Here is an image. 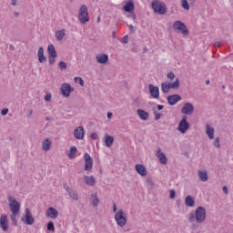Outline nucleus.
<instances>
[{
  "label": "nucleus",
  "instance_id": "1",
  "mask_svg": "<svg viewBox=\"0 0 233 233\" xmlns=\"http://www.w3.org/2000/svg\"><path fill=\"white\" fill-rule=\"evenodd\" d=\"M207 219V209H205L204 207H198L197 208L195 214L190 213L188 221L189 223H194L197 221V223L201 224L205 223V220Z\"/></svg>",
  "mask_w": 233,
  "mask_h": 233
},
{
  "label": "nucleus",
  "instance_id": "2",
  "mask_svg": "<svg viewBox=\"0 0 233 233\" xmlns=\"http://www.w3.org/2000/svg\"><path fill=\"white\" fill-rule=\"evenodd\" d=\"M151 8L158 15H165L167 14V5L159 0H153L151 2Z\"/></svg>",
  "mask_w": 233,
  "mask_h": 233
},
{
  "label": "nucleus",
  "instance_id": "3",
  "mask_svg": "<svg viewBox=\"0 0 233 233\" xmlns=\"http://www.w3.org/2000/svg\"><path fill=\"white\" fill-rule=\"evenodd\" d=\"M78 21H80L82 25H86L88 21H90V16L88 15V7L85 5H82L80 6L78 12Z\"/></svg>",
  "mask_w": 233,
  "mask_h": 233
},
{
  "label": "nucleus",
  "instance_id": "4",
  "mask_svg": "<svg viewBox=\"0 0 233 233\" xmlns=\"http://www.w3.org/2000/svg\"><path fill=\"white\" fill-rule=\"evenodd\" d=\"M180 86V82L179 78H176L175 82L173 83H168V82H164L161 84V90L163 94H168L170 92V89L172 88L173 90H177Z\"/></svg>",
  "mask_w": 233,
  "mask_h": 233
},
{
  "label": "nucleus",
  "instance_id": "5",
  "mask_svg": "<svg viewBox=\"0 0 233 233\" xmlns=\"http://www.w3.org/2000/svg\"><path fill=\"white\" fill-rule=\"evenodd\" d=\"M7 199L9 202L11 214H19V212H21V204L17 202V200H15L12 196H9Z\"/></svg>",
  "mask_w": 233,
  "mask_h": 233
},
{
  "label": "nucleus",
  "instance_id": "6",
  "mask_svg": "<svg viewBox=\"0 0 233 233\" xmlns=\"http://www.w3.org/2000/svg\"><path fill=\"white\" fill-rule=\"evenodd\" d=\"M173 28H174L175 32H180L184 35H188V34H189L188 28L187 27L185 23H183L179 20H177L174 22Z\"/></svg>",
  "mask_w": 233,
  "mask_h": 233
},
{
  "label": "nucleus",
  "instance_id": "7",
  "mask_svg": "<svg viewBox=\"0 0 233 233\" xmlns=\"http://www.w3.org/2000/svg\"><path fill=\"white\" fill-rule=\"evenodd\" d=\"M188 117L187 116H183L181 121L178 124L177 130L180 132V134H185L190 128V123L187 121Z\"/></svg>",
  "mask_w": 233,
  "mask_h": 233
},
{
  "label": "nucleus",
  "instance_id": "8",
  "mask_svg": "<svg viewBox=\"0 0 233 233\" xmlns=\"http://www.w3.org/2000/svg\"><path fill=\"white\" fill-rule=\"evenodd\" d=\"M115 221L118 227H125L127 225V217L123 215V210H118L115 215Z\"/></svg>",
  "mask_w": 233,
  "mask_h": 233
},
{
  "label": "nucleus",
  "instance_id": "9",
  "mask_svg": "<svg viewBox=\"0 0 233 233\" xmlns=\"http://www.w3.org/2000/svg\"><path fill=\"white\" fill-rule=\"evenodd\" d=\"M64 188L67 191L69 198L73 199V201H79V193H77V190L73 187H69L66 183L64 184Z\"/></svg>",
  "mask_w": 233,
  "mask_h": 233
},
{
  "label": "nucleus",
  "instance_id": "10",
  "mask_svg": "<svg viewBox=\"0 0 233 233\" xmlns=\"http://www.w3.org/2000/svg\"><path fill=\"white\" fill-rule=\"evenodd\" d=\"M181 114H184L185 116H192V114H194V105L190 102L185 103L181 108Z\"/></svg>",
  "mask_w": 233,
  "mask_h": 233
},
{
  "label": "nucleus",
  "instance_id": "11",
  "mask_svg": "<svg viewBox=\"0 0 233 233\" xmlns=\"http://www.w3.org/2000/svg\"><path fill=\"white\" fill-rule=\"evenodd\" d=\"M84 159H85V170L87 172L92 170V167L94 166V159H92V157H90V154L85 153Z\"/></svg>",
  "mask_w": 233,
  "mask_h": 233
},
{
  "label": "nucleus",
  "instance_id": "12",
  "mask_svg": "<svg viewBox=\"0 0 233 233\" xmlns=\"http://www.w3.org/2000/svg\"><path fill=\"white\" fill-rule=\"evenodd\" d=\"M74 92V88L68 83L62 84L61 93L64 97H70V93Z\"/></svg>",
  "mask_w": 233,
  "mask_h": 233
},
{
  "label": "nucleus",
  "instance_id": "13",
  "mask_svg": "<svg viewBox=\"0 0 233 233\" xmlns=\"http://www.w3.org/2000/svg\"><path fill=\"white\" fill-rule=\"evenodd\" d=\"M0 228H2L4 232H8V217L6 214H2L0 217Z\"/></svg>",
  "mask_w": 233,
  "mask_h": 233
},
{
  "label": "nucleus",
  "instance_id": "14",
  "mask_svg": "<svg viewBox=\"0 0 233 233\" xmlns=\"http://www.w3.org/2000/svg\"><path fill=\"white\" fill-rule=\"evenodd\" d=\"M25 218H22L21 221H24L25 225H34V217H32V213L30 208H25Z\"/></svg>",
  "mask_w": 233,
  "mask_h": 233
},
{
  "label": "nucleus",
  "instance_id": "15",
  "mask_svg": "<svg viewBox=\"0 0 233 233\" xmlns=\"http://www.w3.org/2000/svg\"><path fill=\"white\" fill-rule=\"evenodd\" d=\"M167 99L168 105H170L171 106H174V105H176L177 103H179V101H181L182 98H181V96H179L178 94H176V95L168 96Z\"/></svg>",
  "mask_w": 233,
  "mask_h": 233
},
{
  "label": "nucleus",
  "instance_id": "16",
  "mask_svg": "<svg viewBox=\"0 0 233 233\" xmlns=\"http://www.w3.org/2000/svg\"><path fill=\"white\" fill-rule=\"evenodd\" d=\"M148 88H149V94L151 97H153L154 99H159V87L150 84L148 86Z\"/></svg>",
  "mask_w": 233,
  "mask_h": 233
},
{
  "label": "nucleus",
  "instance_id": "17",
  "mask_svg": "<svg viewBox=\"0 0 233 233\" xmlns=\"http://www.w3.org/2000/svg\"><path fill=\"white\" fill-rule=\"evenodd\" d=\"M74 137L76 139H85V128L83 127H77L74 130Z\"/></svg>",
  "mask_w": 233,
  "mask_h": 233
},
{
  "label": "nucleus",
  "instance_id": "18",
  "mask_svg": "<svg viewBox=\"0 0 233 233\" xmlns=\"http://www.w3.org/2000/svg\"><path fill=\"white\" fill-rule=\"evenodd\" d=\"M156 156L158 157L159 163H161V165H167V163H168V158H167V155L161 151V148L157 149Z\"/></svg>",
  "mask_w": 233,
  "mask_h": 233
},
{
  "label": "nucleus",
  "instance_id": "19",
  "mask_svg": "<svg viewBox=\"0 0 233 233\" xmlns=\"http://www.w3.org/2000/svg\"><path fill=\"white\" fill-rule=\"evenodd\" d=\"M57 216H59V211L55 208L51 207L46 210V217L50 219H56Z\"/></svg>",
  "mask_w": 233,
  "mask_h": 233
},
{
  "label": "nucleus",
  "instance_id": "20",
  "mask_svg": "<svg viewBox=\"0 0 233 233\" xmlns=\"http://www.w3.org/2000/svg\"><path fill=\"white\" fill-rule=\"evenodd\" d=\"M96 63H99L100 65H105L106 63H108V55L106 54H100L96 56Z\"/></svg>",
  "mask_w": 233,
  "mask_h": 233
},
{
  "label": "nucleus",
  "instance_id": "21",
  "mask_svg": "<svg viewBox=\"0 0 233 233\" xmlns=\"http://www.w3.org/2000/svg\"><path fill=\"white\" fill-rule=\"evenodd\" d=\"M181 1V6L184 8V10H190V5L191 6H194V3H196V0H180Z\"/></svg>",
  "mask_w": 233,
  "mask_h": 233
},
{
  "label": "nucleus",
  "instance_id": "22",
  "mask_svg": "<svg viewBox=\"0 0 233 233\" xmlns=\"http://www.w3.org/2000/svg\"><path fill=\"white\" fill-rule=\"evenodd\" d=\"M135 168L137 172V174H139L140 176H147V174H148V172L147 171V167H145V166L141 165V164H137L135 166Z\"/></svg>",
  "mask_w": 233,
  "mask_h": 233
},
{
  "label": "nucleus",
  "instance_id": "23",
  "mask_svg": "<svg viewBox=\"0 0 233 233\" xmlns=\"http://www.w3.org/2000/svg\"><path fill=\"white\" fill-rule=\"evenodd\" d=\"M66 35V29L57 30L55 33V37H56V41H63V39L65 38Z\"/></svg>",
  "mask_w": 233,
  "mask_h": 233
},
{
  "label": "nucleus",
  "instance_id": "24",
  "mask_svg": "<svg viewBox=\"0 0 233 233\" xmlns=\"http://www.w3.org/2000/svg\"><path fill=\"white\" fill-rule=\"evenodd\" d=\"M37 58L39 63H46V56H45V49L43 47L38 48Z\"/></svg>",
  "mask_w": 233,
  "mask_h": 233
},
{
  "label": "nucleus",
  "instance_id": "25",
  "mask_svg": "<svg viewBox=\"0 0 233 233\" xmlns=\"http://www.w3.org/2000/svg\"><path fill=\"white\" fill-rule=\"evenodd\" d=\"M198 176L203 183H206V181H208V173L206 169L204 170H198Z\"/></svg>",
  "mask_w": 233,
  "mask_h": 233
},
{
  "label": "nucleus",
  "instance_id": "26",
  "mask_svg": "<svg viewBox=\"0 0 233 233\" xmlns=\"http://www.w3.org/2000/svg\"><path fill=\"white\" fill-rule=\"evenodd\" d=\"M51 147H52V141L50 140V138H46L42 143V150H44V152H48Z\"/></svg>",
  "mask_w": 233,
  "mask_h": 233
},
{
  "label": "nucleus",
  "instance_id": "27",
  "mask_svg": "<svg viewBox=\"0 0 233 233\" xmlns=\"http://www.w3.org/2000/svg\"><path fill=\"white\" fill-rule=\"evenodd\" d=\"M84 180L86 185H88V187H94V185H96V177H94V176H84Z\"/></svg>",
  "mask_w": 233,
  "mask_h": 233
},
{
  "label": "nucleus",
  "instance_id": "28",
  "mask_svg": "<svg viewBox=\"0 0 233 233\" xmlns=\"http://www.w3.org/2000/svg\"><path fill=\"white\" fill-rule=\"evenodd\" d=\"M134 8V1L132 0L128 1L124 6L125 12H128L129 14H133Z\"/></svg>",
  "mask_w": 233,
  "mask_h": 233
},
{
  "label": "nucleus",
  "instance_id": "29",
  "mask_svg": "<svg viewBox=\"0 0 233 233\" xmlns=\"http://www.w3.org/2000/svg\"><path fill=\"white\" fill-rule=\"evenodd\" d=\"M137 114L142 121H147L148 119V112L143 109H137Z\"/></svg>",
  "mask_w": 233,
  "mask_h": 233
},
{
  "label": "nucleus",
  "instance_id": "30",
  "mask_svg": "<svg viewBox=\"0 0 233 233\" xmlns=\"http://www.w3.org/2000/svg\"><path fill=\"white\" fill-rule=\"evenodd\" d=\"M214 127H210V125L207 124L206 126V134L209 139H214Z\"/></svg>",
  "mask_w": 233,
  "mask_h": 233
},
{
  "label": "nucleus",
  "instance_id": "31",
  "mask_svg": "<svg viewBox=\"0 0 233 233\" xmlns=\"http://www.w3.org/2000/svg\"><path fill=\"white\" fill-rule=\"evenodd\" d=\"M47 52L50 57H57V51H56V47L54 46V45L48 46Z\"/></svg>",
  "mask_w": 233,
  "mask_h": 233
},
{
  "label": "nucleus",
  "instance_id": "32",
  "mask_svg": "<svg viewBox=\"0 0 233 233\" xmlns=\"http://www.w3.org/2000/svg\"><path fill=\"white\" fill-rule=\"evenodd\" d=\"M105 143H106V147L110 148V147H112L114 145V137L106 135L105 136Z\"/></svg>",
  "mask_w": 233,
  "mask_h": 233
},
{
  "label": "nucleus",
  "instance_id": "33",
  "mask_svg": "<svg viewBox=\"0 0 233 233\" xmlns=\"http://www.w3.org/2000/svg\"><path fill=\"white\" fill-rule=\"evenodd\" d=\"M185 205H186V207H194V205H196L194 198H192V196H190V195L186 197Z\"/></svg>",
  "mask_w": 233,
  "mask_h": 233
},
{
  "label": "nucleus",
  "instance_id": "34",
  "mask_svg": "<svg viewBox=\"0 0 233 233\" xmlns=\"http://www.w3.org/2000/svg\"><path fill=\"white\" fill-rule=\"evenodd\" d=\"M90 199L93 207H97V205H99V198H97V193L91 194Z\"/></svg>",
  "mask_w": 233,
  "mask_h": 233
},
{
  "label": "nucleus",
  "instance_id": "35",
  "mask_svg": "<svg viewBox=\"0 0 233 233\" xmlns=\"http://www.w3.org/2000/svg\"><path fill=\"white\" fill-rule=\"evenodd\" d=\"M76 154H77V147H71L70 151L67 153V157L69 159H74L76 157Z\"/></svg>",
  "mask_w": 233,
  "mask_h": 233
},
{
  "label": "nucleus",
  "instance_id": "36",
  "mask_svg": "<svg viewBox=\"0 0 233 233\" xmlns=\"http://www.w3.org/2000/svg\"><path fill=\"white\" fill-rule=\"evenodd\" d=\"M17 216H19V213H12L10 215L11 221L15 227H17Z\"/></svg>",
  "mask_w": 233,
  "mask_h": 233
},
{
  "label": "nucleus",
  "instance_id": "37",
  "mask_svg": "<svg viewBox=\"0 0 233 233\" xmlns=\"http://www.w3.org/2000/svg\"><path fill=\"white\" fill-rule=\"evenodd\" d=\"M75 83H79L80 86H85V80L79 76L74 78Z\"/></svg>",
  "mask_w": 233,
  "mask_h": 233
},
{
  "label": "nucleus",
  "instance_id": "38",
  "mask_svg": "<svg viewBox=\"0 0 233 233\" xmlns=\"http://www.w3.org/2000/svg\"><path fill=\"white\" fill-rule=\"evenodd\" d=\"M47 230L50 232H55L56 227L54 226V222L50 221L47 223Z\"/></svg>",
  "mask_w": 233,
  "mask_h": 233
},
{
  "label": "nucleus",
  "instance_id": "39",
  "mask_svg": "<svg viewBox=\"0 0 233 233\" xmlns=\"http://www.w3.org/2000/svg\"><path fill=\"white\" fill-rule=\"evenodd\" d=\"M58 68H60V70H66L67 68L66 63L64 61H60L58 64Z\"/></svg>",
  "mask_w": 233,
  "mask_h": 233
},
{
  "label": "nucleus",
  "instance_id": "40",
  "mask_svg": "<svg viewBox=\"0 0 233 233\" xmlns=\"http://www.w3.org/2000/svg\"><path fill=\"white\" fill-rule=\"evenodd\" d=\"M167 77L169 81H174V79H176V74H174V72H169L167 73Z\"/></svg>",
  "mask_w": 233,
  "mask_h": 233
},
{
  "label": "nucleus",
  "instance_id": "41",
  "mask_svg": "<svg viewBox=\"0 0 233 233\" xmlns=\"http://www.w3.org/2000/svg\"><path fill=\"white\" fill-rule=\"evenodd\" d=\"M214 147H215L216 148H220V147H221V144L219 143V137H216V138H215Z\"/></svg>",
  "mask_w": 233,
  "mask_h": 233
},
{
  "label": "nucleus",
  "instance_id": "42",
  "mask_svg": "<svg viewBox=\"0 0 233 233\" xmlns=\"http://www.w3.org/2000/svg\"><path fill=\"white\" fill-rule=\"evenodd\" d=\"M147 183L150 188H154V181L150 177L147 179Z\"/></svg>",
  "mask_w": 233,
  "mask_h": 233
},
{
  "label": "nucleus",
  "instance_id": "43",
  "mask_svg": "<svg viewBox=\"0 0 233 233\" xmlns=\"http://www.w3.org/2000/svg\"><path fill=\"white\" fill-rule=\"evenodd\" d=\"M155 120L159 121L161 119V114L157 113V111H154Z\"/></svg>",
  "mask_w": 233,
  "mask_h": 233
},
{
  "label": "nucleus",
  "instance_id": "44",
  "mask_svg": "<svg viewBox=\"0 0 233 233\" xmlns=\"http://www.w3.org/2000/svg\"><path fill=\"white\" fill-rule=\"evenodd\" d=\"M169 194H170L169 195L170 199H174V198H176V190L170 189Z\"/></svg>",
  "mask_w": 233,
  "mask_h": 233
},
{
  "label": "nucleus",
  "instance_id": "45",
  "mask_svg": "<svg viewBox=\"0 0 233 233\" xmlns=\"http://www.w3.org/2000/svg\"><path fill=\"white\" fill-rule=\"evenodd\" d=\"M122 43H124V45H127V43H128V35H126L122 38Z\"/></svg>",
  "mask_w": 233,
  "mask_h": 233
},
{
  "label": "nucleus",
  "instance_id": "46",
  "mask_svg": "<svg viewBox=\"0 0 233 233\" xmlns=\"http://www.w3.org/2000/svg\"><path fill=\"white\" fill-rule=\"evenodd\" d=\"M50 99H52V94H46V96H45V101L48 102L50 101Z\"/></svg>",
  "mask_w": 233,
  "mask_h": 233
},
{
  "label": "nucleus",
  "instance_id": "47",
  "mask_svg": "<svg viewBox=\"0 0 233 233\" xmlns=\"http://www.w3.org/2000/svg\"><path fill=\"white\" fill-rule=\"evenodd\" d=\"M56 63V57L49 56V65H54Z\"/></svg>",
  "mask_w": 233,
  "mask_h": 233
},
{
  "label": "nucleus",
  "instance_id": "48",
  "mask_svg": "<svg viewBox=\"0 0 233 233\" xmlns=\"http://www.w3.org/2000/svg\"><path fill=\"white\" fill-rule=\"evenodd\" d=\"M1 114H2L3 116H6V114H8V108L3 109V110L1 111Z\"/></svg>",
  "mask_w": 233,
  "mask_h": 233
},
{
  "label": "nucleus",
  "instance_id": "49",
  "mask_svg": "<svg viewBox=\"0 0 233 233\" xmlns=\"http://www.w3.org/2000/svg\"><path fill=\"white\" fill-rule=\"evenodd\" d=\"M222 190H223L224 194H228V187H227V186H224L222 187Z\"/></svg>",
  "mask_w": 233,
  "mask_h": 233
},
{
  "label": "nucleus",
  "instance_id": "50",
  "mask_svg": "<svg viewBox=\"0 0 233 233\" xmlns=\"http://www.w3.org/2000/svg\"><path fill=\"white\" fill-rule=\"evenodd\" d=\"M12 6H17V0H11Z\"/></svg>",
  "mask_w": 233,
  "mask_h": 233
},
{
  "label": "nucleus",
  "instance_id": "51",
  "mask_svg": "<svg viewBox=\"0 0 233 233\" xmlns=\"http://www.w3.org/2000/svg\"><path fill=\"white\" fill-rule=\"evenodd\" d=\"M91 137H92L93 139H97V133H92V134H91Z\"/></svg>",
  "mask_w": 233,
  "mask_h": 233
},
{
  "label": "nucleus",
  "instance_id": "52",
  "mask_svg": "<svg viewBox=\"0 0 233 233\" xmlns=\"http://www.w3.org/2000/svg\"><path fill=\"white\" fill-rule=\"evenodd\" d=\"M113 212H117V206L116 203L113 204Z\"/></svg>",
  "mask_w": 233,
  "mask_h": 233
},
{
  "label": "nucleus",
  "instance_id": "53",
  "mask_svg": "<svg viewBox=\"0 0 233 233\" xmlns=\"http://www.w3.org/2000/svg\"><path fill=\"white\" fill-rule=\"evenodd\" d=\"M157 110H163V108H165V106H161V105H158V106H157Z\"/></svg>",
  "mask_w": 233,
  "mask_h": 233
},
{
  "label": "nucleus",
  "instance_id": "54",
  "mask_svg": "<svg viewBox=\"0 0 233 233\" xmlns=\"http://www.w3.org/2000/svg\"><path fill=\"white\" fill-rule=\"evenodd\" d=\"M136 13H132L131 15V18L133 19V21H136Z\"/></svg>",
  "mask_w": 233,
  "mask_h": 233
},
{
  "label": "nucleus",
  "instance_id": "55",
  "mask_svg": "<svg viewBox=\"0 0 233 233\" xmlns=\"http://www.w3.org/2000/svg\"><path fill=\"white\" fill-rule=\"evenodd\" d=\"M177 207L179 208L181 207V200H177Z\"/></svg>",
  "mask_w": 233,
  "mask_h": 233
},
{
  "label": "nucleus",
  "instance_id": "56",
  "mask_svg": "<svg viewBox=\"0 0 233 233\" xmlns=\"http://www.w3.org/2000/svg\"><path fill=\"white\" fill-rule=\"evenodd\" d=\"M112 116H113L112 113H110V112L107 113V119H111V118H112Z\"/></svg>",
  "mask_w": 233,
  "mask_h": 233
},
{
  "label": "nucleus",
  "instance_id": "57",
  "mask_svg": "<svg viewBox=\"0 0 233 233\" xmlns=\"http://www.w3.org/2000/svg\"><path fill=\"white\" fill-rule=\"evenodd\" d=\"M215 46H221V43L219 42L215 43Z\"/></svg>",
  "mask_w": 233,
  "mask_h": 233
},
{
  "label": "nucleus",
  "instance_id": "58",
  "mask_svg": "<svg viewBox=\"0 0 233 233\" xmlns=\"http://www.w3.org/2000/svg\"><path fill=\"white\" fill-rule=\"evenodd\" d=\"M14 15H15L16 17H19V13L15 12V13H14Z\"/></svg>",
  "mask_w": 233,
  "mask_h": 233
},
{
  "label": "nucleus",
  "instance_id": "59",
  "mask_svg": "<svg viewBox=\"0 0 233 233\" xmlns=\"http://www.w3.org/2000/svg\"><path fill=\"white\" fill-rule=\"evenodd\" d=\"M130 30H134V25H128Z\"/></svg>",
  "mask_w": 233,
  "mask_h": 233
},
{
  "label": "nucleus",
  "instance_id": "60",
  "mask_svg": "<svg viewBox=\"0 0 233 233\" xmlns=\"http://www.w3.org/2000/svg\"><path fill=\"white\" fill-rule=\"evenodd\" d=\"M100 21H101V17L98 16L96 23H100Z\"/></svg>",
  "mask_w": 233,
  "mask_h": 233
},
{
  "label": "nucleus",
  "instance_id": "61",
  "mask_svg": "<svg viewBox=\"0 0 233 233\" xmlns=\"http://www.w3.org/2000/svg\"><path fill=\"white\" fill-rule=\"evenodd\" d=\"M206 85H210V80H207Z\"/></svg>",
  "mask_w": 233,
  "mask_h": 233
},
{
  "label": "nucleus",
  "instance_id": "62",
  "mask_svg": "<svg viewBox=\"0 0 233 233\" xmlns=\"http://www.w3.org/2000/svg\"><path fill=\"white\" fill-rule=\"evenodd\" d=\"M30 116H32V111L29 112V115L27 116V117H30Z\"/></svg>",
  "mask_w": 233,
  "mask_h": 233
},
{
  "label": "nucleus",
  "instance_id": "63",
  "mask_svg": "<svg viewBox=\"0 0 233 233\" xmlns=\"http://www.w3.org/2000/svg\"><path fill=\"white\" fill-rule=\"evenodd\" d=\"M222 88H225V86H222Z\"/></svg>",
  "mask_w": 233,
  "mask_h": 233
},
{
  "label": "nucleus",
  "instance_id": "64",
  "mask_svg": "<svg viewBox=\"0 0 233 233\" xmlns=\"http://www.w3.org/2000/svg\"><path fill=\"white\" fill-rule=\"evenodd\" d=\"M145 52H147V48H145Z\"/></svg>",
  "mask_w": 233,
  "mask_h": 233
}]
</instances>
